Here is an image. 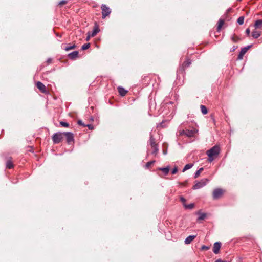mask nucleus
Segmentation results:
<instances>
[{
    "label": "nucleus",
    "instance_id": "f257e3e1",
    "mask_svg": "<svg viewBox=\"0 0 262 262\" xmlns=\"http://www.w3.org/2000/svg\"><path fill=\"white\" fill-rule=\"evenodd\" d=\"M220 151V147L217 146H214L210 149L208 150L206 152L208 157V161L211 162L214 160L213 157L217 156Z\"/></svg>",
    "mask_w": 262,
    "mask_h": 262
},
{
    "label": "nucleus",
    "instance_id": "f03ea898",
    "mask_svg": "<svg viewBox=\"0 0 262 262\" xmlns=\"http://www.w3.org/2000/svg\"><path fill=\"white\" fill-rule=\"evenodd\" d=\"M208 182V180L207 179H203L200 180V181H198L195 185L193 186V188L194 189H199L205 186L207 183Z\"/></svg>",
    "mask_w": 262,
    "mask_h": 262
},
{
    "label": "nucleus",
    "instance_id": "7ed1b4c3",
    "mask_svg": "<svg viewBox=\"0 0 262 262\" xmlns=\"http://www.w3.org/2000/svg\"><path fill=\"white\" fill-rule=\"evenodd\" d=\"M63 133H55L52 137L53 142L55 144L58 143L62 140L63 138Z\"/></svg>",
    "mask_w": 262,
    "mask_h": 262
},
{
    "label": "nucleus",
    "instance_id": "20e7f679",
    "mask_svg": "<svg viewBox=\"0 0 262 262\" xmlns=\"http://www.w3.org/2000/svg\"><path fill=\"white\" fill-rule=\"evenodd\" d=\"M102 18H105L111 13V9L106 5L103 4L101 6Z\"/></svg>",
    "mask_w": 262,
    "mask_h": 262
},
{
    "label": "nucleus",
    "instance_id": "39448f33",
    "mask_svg": "<svg viewBox=\"0 0 262 262\" xmlns=\"http://www.w3.org/2000/svg\"><path fill=\"white\" fill-rule=\"evenodd\" d=\"M224 191L221 189H216L213 191V198L214 199L219 198L223 194Z\"/></svg>",
    "mask_w": 262,
    "mask_h": 262
},
{
    "label": "nucleus",
    "instance_id": "423d86ee",
    "mask_svg": "<svg viewBox=\"0 0 262 262\" xmlns=\"http://www.w3.org/2000/svg\"><path fill=\"white\" fill-rule=\"evenodd\" d=\"M63 134L65 135L67 139V141L68 143L74 140L73 134L71 132H64Z\"/></svg>",
    "mask_w": 262,
    "mask_h": 262
},
{
    "label": "nucleus",
    "instance_id": "0eeeda50",
    "mask_svg": "<svg viewBox=\"0 0 262 262\" xmlns=\"http://www.w3.org/2000/svg\"><path fill=\"white\" fill-rule=\"evenodd\" d=\"M221 247V243L219 242L214 243L213 245V251L215 254L219 253Z\"/></svg>",
    "mask_w": 262,
    "mask_h": 262
},
{
    "label": "nucleus",
    "instance_id": "6e6552de",
    "mask_svg": "<svg viewBox=\"0 0 262 262\" xmlns=\"http://www.w3.org/2000/svg\"><path fill=\"white\" fill-rule=\"evenodd\" d=\"M36 86L42 93H47L46 86L41 82L38 81L36 83Z\"/></svg>",
    "mask_w": 262,
    "mask_h": 262
},
{
    "label": "nucleus",
    "instance_id": "1a4fd4ad",
    "mask_svg": "<svg viewBox=\"0 0 262 262\" xmlns=\"http://www.w3.org/2000/svg\"><path fill=\"white\" fill-rule=\"evenodd\" d=\"M196 237V235H190L185 239V244H189Z\"/></svg>",
    "mask_w": 262,
    "mask_h": 262
},
{
    "label": "nucleus",
    "instance_id": "9d476101",
    "mask_svg": "<svg viewBox=\"0 0 262 262\" xmlns=\"http://www.w3.org/2000/svg\"><path fill=\"white\" fill-rule=\"evenodd\" d=\"M224 24V20L222 19H220L218 21L217 26V31L218 32L220 31V30L222 29Z\"/></svg>",
    "mask_w": 262,
    "mask_h": 262
},
{
    "label": "nucleus",
    "instance_id": "9b49d317",
    "mask_svg": "<svg viewBox=\"0 0 262 262\" xmlns=\"http://www.w3.org/2000/svg\"><path fill=\"white\" fill-rule=\"evenodd\" d=\"M78 55V51H73L68 54V56L70 59H74L75 58L77 57Z\"/></svg>",
    "mask_w": 262,
    "mask_h": 262
},
{
    "label": "nucleus",
    "instance_id": "f8f14e48",
    "mask_svg": "<svg viewBox=\"0 0 262 262\" xmlns=\"http://www.w3.org/2000/svg\"><path fill=\"white\" fill-rule=\"evenodd\" d=\"M118 92H119V94H120V95L121 96H124V95L126 94V93H127V91H126V90H125L123 88H122V87L119 86V87L118 88Z\"/></svg>",
    "mask_w": 262,
    "mask_h": 262
},
{
    "label": "nucleus",
    "instance_id": "ddd939ff",
    "mask_svg": "<svg viewBox=\"0 0 262 262\" xmlns=\"http://www.w3.org/2000/svg\"><path fill=\"white\" fill-rule=\"evenodd\" d=\"M99 31L100 30L98 27L97 26H95L92 32L91 33V36H92V37L95 36Z\"/></svg>",
    "mask_w": 262,
    "mask_h": 262
},
{
    "label": "nucleus",
    "instance_id": "4468645a",
    "mask_svg": "<svg viewBox=\"0 0 262 262\" xmlns=\"http://www.w3.org/2000/svg\"><path fill=\"white\" fill-rule=\"evenodd\" d=\"M260 32L258 31L254 30L252 33V36L254 38H257L260 36Z\"/></svg>",
    "mask_w": 262,
    "mask_h": 262
},
{
    "label": "nucleus",
    "instance_id": "2eb2a0df",
    "mask_svg": "<svg viewBox=\"0 0 262 262\" xmlns=\"http://www.w3.org/2000/svg\"><path fill=\"white\" fill-rule=\"evenodd\" d=\"M184 134H185L187 137H192L194 136L195 134L194 130H187L186 132L183 131Z\"/></svg>",
    "mask_w": 262,
    "mask_h": 262
},
{
    "label": "nucleus",
    "instance_id": "dca6fc26",
    "mask_svg": "<svg viewBox=\"0 0 262 262\" xmlns=\"http://www.w3.org/2000/svg\"><path fill=\"white\" fill-rule=\"evenodd\" d=\"M197 214L199 215L198 216V220H204L206 217V214L205 213H202V212H198L197 213Z\"/></svg>",
    "mask_w": 262,
    "mask_h": 262
},
{
    "label": "nucleus",
    "instance_id": "f3484780",
    "mask_svg": "<svg viewBox=\"0 0 262 262\" xmlns=\"http://www.w3.org/2000/svg\"><path fill=\"white\" fill-rule=\"evenodd\" d=\"M183 206L187 209H192L194 207V204L190 203L189 204H186V203H183Z\"/></svg>",
    "mask_w": 262,
    "mask_h": 262
},
{
    "label": "nucleus",
    "instance_id": "a211bd4d",
    "mask_svg": "<svg viewBox=\"0 0 262 262\" xmlns=\"http://www.w3.org/2000/svg\"><path fill=\"white\" fill-rule=\"evenodd\" d=\"M262 26V19L257 20L255 22L254 27L255 28H260Z\"/></svg>",
    "mask_w": 262,
    "mask_h": 262
},
{
    "label": "nucleus",
    "instance_id": "6ab92c4d",
    "mask_svg": "<svg viewBox=\"0 0 262 262\" xmlns=\"http://www.w3.org/2000/svg\"><path fill=\"white\" fill-rule=\"evenodd\" d=\"M159 169L162 171L165 174H167L169 172V167L168 166L166 167L159 168Z\"/></svg>",
    "mask_w": 262,
    "mask_h": 262
},
{
    "label": "nucleus",
    "instance_id": "aec40b11",
    "mask_svg": "<svg viewBox=\"0 0 262 262\" xmlns=\"http://www.w3.org/2000/svg\"><path fill=\"white\" fill-rule=\"evenodd\" d=\"M251 47V46H248L247 47H245L241 49V53L242 54H245L247 50Z\"/></svg>",
    "mask_w": 262,
    "mask_h": 262
},
{
    "label": "nucleus",
    "instance_id": "412c9836",
    "mask_svg": "<svg viewBox=\"0 0 262 262\" xmlns=\"http://www.w3.org/2000/svg\"><path fill=\"white\" fill-rule=\"evenodd\" d=\"M200 108L203 114L205 115L207 113V110L204 105H201Z\"/></svg>",
    "mask_w": 262,
    "mask_h": 262
},
{
    "label": "nucleus",
    "instance_id": "4be33fe9",
    "mask_svg": "<svg viewBox=\"0 0 262 262\" xmlns=\"http://www.w3.org/2000/svg\"><path fill=\"white\" fill-rule=\"evenodd\" d=\"M192 166H193V164H186L184 166V168L183 169V172H184L186 170L190 169Z\"/></svg>",
    "mask_w": 262,
    "mask_h": 262
},
{
    "label": "nucleus",
    "instance_id": "5701e85b",
    "mask_svg": "<svg viewBox=\"0 0 262 262\" xmlns=\"http://www.w3.org/2000/svg\"><path fill=\"white\" fill-rule=\"evenodd\" d=\"M6 167L8 168H11L13 167V164L11 160H9L6 163Z\"/></svg>",
    "mask_w": 262,
    "mask_h": 262
},
{
    "label": "nucleus",
    "instance_id": "b1692460",
    "mask_svg": "<svg viewBox=\"0 0 262 262\" xmlns=\"http://www.w3.org/2000/svg\"><path fill=\"white\" fill-rule=\"evenodd\" d=\"M244 21V16H241L237 19V23L240 25H242L243 24Z\"/></svg>",
    "mask_w": 262,
    "mask_h": 262
},
{
    "label": "nucleus",
    "instance_id": "393cba45",
    "mask_svg": "<svg viewBox=\"0 0 262 262\" xmlns=\"http://www.w3.org/2000/svg\"><path fill=\"white\" fill-rule=\"evenodd\" d=\"M90 47V43H88L84 44L81 47V49L83 50H84L89 49Z\"/></svg>",
    "mask_w": 262,
    "mask_h": 262
},
{
    "label": "nucleus",
    "instance_id": "a878e982",
    "mask_svg": "<svg viewBox=\"0 0 262 262\" xmlns=\"http://www.w3.org/2000/svg\"><path fill=\"white\" fill-rule=\"evenodd\" d=\"M203 170V168H200L198 170H197L194 174V178H196L199 177L201 171Z\"/></svg>",
    "mask_w": 262,
    "mask_h": 262
},
{
    "label": "nucleus",
    "instance_id": "bb28decb",
    "mask_svg": "<svg viewBox=\"0 0 262 262\" xmlns=\"http://www.w3.org/2000/svg\"><path fill=\"white\" fill-rule=\"evenodd\" d=\"M75 47H76V46L75 45H73L72 46H69L65 48V50L68 51L70 50L74 49Z\"/></svg>",
    "mask_w": 262,
    "mask_h": 262
},
{
    "label": "nucleus",
    "instance_id": "cd10ccee",
    "mask_svg": "<svg viewBox=\"0 0 262 262\" xmlns=\"http://www.w3.org/2000/svg\"><path fill=\"white\" fill-rule=\"evenodd\" d=\"M60 124L63 126V127H67L69 126V124L66 122H63V121H61L60 122Z\"/></svg>",
    "mask_w": 262,
    "mask_h": 262
},
{
    "label": "nucleus",
    "instance_id": "c85d7f7f",
    "mask_svg": "<svg viewBox=\"0 0 262 262\" xmlns=\"http://www.w3.org/2000/svg\"><path fill=\"white\" fill-rule=\"evenodd\" d=\"M154 162V161L147 162L145 165V167L146 168H148L151 166V165Z\"/></svg>",
    "mask_w": 262,
    "mask_h": 262
},
{
    "label": "nucleus",
    "instance_id": "c756f323",
    "mask_svg": "<svg viewBox=\"0 0 262 262\" xmlns=\"http://www.w3.org/2000/svg\"><path fill=\"white\" fill-rule=\"evenodd\" d=\"M150 141L151 145L152 147H155V146H156V144H155V143L154 139V138H152V137H150Z\"/></svg>",
    "mask_w": 262,
    "mask_h": 262
},
{
    "label": "nucleus",
    "instance_id": "7c9ffc66",
    "mask_svg": "<svg viewBox=\"0 0 262 262\" xmlns=\"http://www.w3.org/2000/svg\"><path fill=\"white\" fill-rule=\"evenodd\" d=\"M178 172V168L177 167H174L171 171L172 174H176Z\"/></svg>",
    "mask_w": 262,
    "mask_h": 262
},
{
    "label": "nucleus",
    "instance_id": "2f4dec72",
    "mask_svg": "<svg viewBox=\"0 0 262 262\" xmlns=\"http://www.w3.org/2000/svg\"><path fill=\"white\" fill-rule=\"evenodd\" d=\"M92 37V36H91V33L89 32L85 39L86 41H89Z\"/></svg>",
    "mask_w": 262,
    "mask_h": 262
},
{
    "label": "nucleus",
    "instance_id": "473e14b6",
    "mask_svg": "<svg viewBox=\"0 0 262 262\" xmlns=\"http://www.w3.org/2000/svg\"><path fill=\"white\" fill-rule=\"evenodd\" d=\"M185 66L188 67L191 64V61L189 60H187L185 63H184Z\"/></svg>",
    "mask_w": 262,
    "mask_h": 262
},
{
    "label": "nucleus",
    "instance_id": "72a5a7b5",
    "mask_svg": "<svg viewBox=\"0 0 262 262\" xmlns=\"http://www.w3.org/2000/svg\"><path fill=\"white\" fill-rule=\"evenodd\" d=\"M209 249V247L205 246V245H203L201 247V250H208Z\"/></svg>",
    "mask_w": 262,
    "mask_h": 262
},
{
    "label": "nucleus",
    "instance_id": "f704fd0d",
    "mask_svg": "<svg viewBox=\"0 0 262 262\" xmlns=\"http://www.w3.org/2000/svg\"><path fill=\"white\" fill-rule=\"evenodd\" d=\"M79 125H82L83 126H86V125L83 123L82 121L80 120H78L77 122Z\"/></svg>",
    "mask_w": 262,
    "mask_h": 262
},
{
    "label": "nucleus",
    "instance_id": "c9c22d12",
    "mask_svg": "<svg viewBox=\"0 0 262 262\" xmlns=\"http://www.w3.org/2000/svg\"><path fill=\"white\" fill-rule=\"evenodd\" d=\"M86 126L88 127V128L90 129H93L94 128V127L91 124H88V125H86Z\"/></svg>",
    "mask_w": 262,
    "mask_h": 262
},
{
    "label": "nucleus",
    "instance_id": "e433bc0d",
    "mask_svg": "<svg viewBox=\"0 0 262 262\" xmlns=\"http://www.w3.org/2000/svg\"><path fill=\"white\" fill-rule=\"evenodd\" d=\"M180 200L182 202L183 204V203H186V199L184 197H182V196L180 198Z\"/></svg>",
    "mask_w": 262,
    "mask_h": 262
},
{
    "label": "nucleus",
    "instance_id": "4c0bfd02",
    "mask_svg": "<svg viewBox=\"0 0 262 262\" xmlns=\"http://www.w3.org/2000/svg\"><path fill=\"white\" fill-rule=\"evenodd\" d=\"M244 55V54H242V53L240 52L238 58L240 60L242 59Z\"/></svg>",
    "mask_w": 262,
    "mask_h": 262
},
{
    "label": "nucleus",
    "instance_id": "58836bf2",
    "mask_svg": "<svg viewBox=\"0 0 262 262\" xmlns=\"http://www.w3.org/2000/svg\"><path fill=\"white\" fill-rule=\"evenodd\" d=\"M66 2H66V1H64V0L61 1H60V2L59 3V5H63V4H66Z\"/></svg>",
    "mask_w": 262,
    "mask_h": 262
},
{
    "label": "nucleus",
    "instance_id": "ea45409f",
    "mask_svg": "<svg viewBox=\"0 0 262 262\" xmlns=\"http://www.w3.org/2000/svg\"><path fill=\"white\" fill-rule=\"evenodd\" d=\"M250 32V29L249 28H247L246 30V33L247 34V35H249Z\"/></svg>",
    "mask_w": 262,
    "mask_h": 262
},
{
    "label": "nucleus",
    "instance_id": "a19ab883",
    "mask_svg": "<svg viewBox=\"0 0 262 262\" xmlns=\"http://www.w3.org/2000/svg\"><path fill=\"white\" fill-rule=\"evenodd\" d=\"M163 122H161V123H160L158 124L157 125V127H163V126H162V123H163Z\"/></svg>",
    "mask_w": 262,
    "mask_h": 262
},
{
    "label": "nucleus",
    "instance_id": "79ce46f5",
    "mask_svg": "<svg viewBox=\"0 0 262 262\" xmlns=\"http://www.w3.org/2000/svg\"><path fill=\"white\" fill-rule=\"evenodd\" d=\"M153 147L155 148V150H154V152H156L158 150L157 147H156V146H155V147Z\"/></svg>",
    "mask_w": 262,
    "mask_h": 262
},
{
    "label": "nucleus",
    "instance_id": "37998d69",
    "mask_svg": "<svg viewBox=\"0 0 262 262\" xmlns=\"http://www.w3.org/2000/svg\"><path fill=\"white\" fill-rule=\"evenodd\" d=\"M215 262H225V261L219 259L216 260Z\"/></svg>",
    "mask_w": 262,
    "mask_h": 262
},
{
    "label": "nucleus",
    "instance_id": "c03bdc74",
    "mask_svg": "<svg viewBox=\"0 0 262 262\" xmlns=\"http://www.w3.org/2000/svg\"><path fill=\"white\" fill-rule=\"evenodd\" d=\"M51 59H48V62L49 63L51 62Z\"/></svg>",
    "mask_w": 262,
    "mask_h": 262
},
{
    "label": "nucleus",
    "instance_id": "a18cd8bd",
    "mask_svg": "<svg viewBox=\"0 0 262 262\" xmlns=\"http://www.w3.org/2000/svg\"><path fill=\"white\" fill-rule=\"evenodd\" d=\"M164 154H166V151H164Z\"/></svg>",
    "mask_w": 262,
    "mask_h": 262
}]
</instances>
